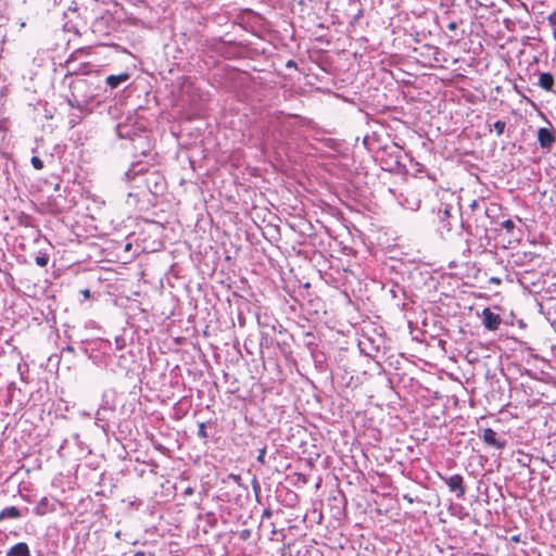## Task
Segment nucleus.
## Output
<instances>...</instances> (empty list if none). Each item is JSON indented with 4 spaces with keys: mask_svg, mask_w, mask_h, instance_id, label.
Wrapping results in <instances>:
<instances>
[{
    "mask_svg": "<svg viewBox=\"0 0 556 556\" xmlns=\"http://www.w3.org/2000/svg\"><path fill=\"white\" fill-rule=\"evenodd\" d=\"M440 479L447 485L448 491L454 493L456 498L463 500L466 493V485L462 475L455 473L452 476L439 475Z\"/></svg>",
    "mask_w": 556,
    "mask_h": 556,
    "instance_id": "nucleus-7",
    "label": "nucleus"
},
{
    "mask_svg": "<svg viewBox=\"0 0 556 556\" xmlns=\"http://www.w3.org/2000/svg\"><path fill=\"white\" fill-rule=\"evenodd\" d=\"M56 108L55 106H39L36 108V118L40 115L46 117L47 119L53 118L55 114Z\"/></svg>",
    "mask_w": 556,
    "mask_h": 556,
    "instance_id": "nucleus-20",
    "label": "nucleus"
},
{
    "mask_svg": "<svg viewBox=\"0 0 556 556\" xmlns=\"http://www.w3.org/2000/svg\"><path fill=\"white\" fill-rule=\"evenodd\" d=\"M84 295H85L86 298H89V295H90L89 290H85V291H84Z\"/></svg>",
    "mask_w": 556,
    "mask_h": 556,
    "instance_id": "nucleus-39",
    "label": "nucleus"
},
{
    "mask_svg": "<svg viewBox=\"0 0 556 556\" xmlns=\"http://www.w3.org/2000/svg\"><path fill=\"white\" fill-rule=\"evenodd\" d=\"M141 182L152 194L156 195L163 192L165 178L159 170L152 169L150 173L146 174Z\"/></svg>",
    "mask_w": 556,
    "mask_h": 556,
    "instance_id": "nucleus-6",
    "label": "nucleus"
},
{
    "mask_svg": "<svg viewBox=\"0 0 556 556\" xmlns=\"http://www.w3.org/2000/svg\"><path fill=\"white\" fill-rule=\"evenodd\" d=\"M22 517V511L15 506H8L0 511V521L4 519H18Z\"/></svg>",
    "mask_w": 556,
    "mask_h": 556,
    "instance_id": "nucleus-17",
    "label": "nucleus"
},
{
    "mask_svg": "<svg viewBox=\"0 0 556 556\" xmlns=\"http://www.w3.org/2000/svg\"><path fill=\"white\" fill-rule=\"evenodd\" d=\"M486 123L490 131L494 129L497 136L503 135L506 127V123L504 121H496L495 123L491 124L488 119Z\"/></svg>",
    "mask_w": 556,
    "mask_h": 556,
    "instance_id": "nucleus-21",
    "label": "nucleus"
},
{
    "mask_svg": "<svg viewBox=\"0 0 556 556\" xmlns=\"http://www.w3.org/2000/svg\"><path fill=\"white\" fill-rule=\"evenodd\" d=\"M459 23L458 21H451L447 23L446 25V28L450 30V31H455L457 30L458 26H459Z\"/></svg>",
    "mask_w": 556,
    "mask_h": 556,
    "instance_id": "nucleus-29",
    "label": "nucleus"
},
{
    "mask_svg": "<svg viewBox=\"0 0 556 556\" xmlns=\"http://www.w3.org/2000/svg\"><path fill=\"white\" fill-rule=\"evenodd\" d=\"M72 108L79 112V115H76L73 113L72 115L75 117H72L68 122L70 126L73 128L78 124V122L81 119L84 114L91 113V109L89 106H72Z\"/></svg>",
    "mask_w": 556,
    "mask_h": 556,
    "instance_id": "nucleus-18",
    "label": "nucleus"
},
{
    "mask_svg": "<svg viewBox=\"0 0 556 556\" xmlns=\"http://www.w3.org/2000/svg\"><path fill=\"white\" fill-rule=\"evenodd\" d=\"M265 456H266V447H262L258 450V455H257L256 460L260 464L265 465L266 464Z\"/></svg>",
    "mask_w": 556,
    "mask_h": 556,
    "instance_id": "nucleus-28",
    "label": "nucleus"
},
{
    "mask_svg": "<svg viewBox=\"0 0 556 556\" xmlns=\"http://www.w3.org/2000/svg\"><path fill=\"white\" fill-rule=\"evenodd\" d=\"M55 509V503L45 496L34 507V514L37 516H45L47 514L53 513Z\"/></svg>",
    "mask_w": 556,
    "mask_h": 556,
    "instance_id": "nucleus-14",
    "label": "nucleus"
},
{
    "mask_svg": "<svg viewBox=\"0 0 556 556\" xmlns=\"http://www.w3.org/2000/svg\"><path fill=\"white\" fill-rule=\"evenodd\" d=\"M80 350L89 358L97 359L99 357L98 353L102 355H109L111 353L112 343L102 338L85 340L81 341Z\"/></svg>",
    "mask_w": 556,
    "mask_h": 556,
    "instance_id": "nucleus-4",
    "label": "nucleus"
},
{
    "mask_svg": "<svg viewBox=\"0 0 556 556\" xmlns=\"http://www.w3.org/2000/svg\"><path fill=\"white\" fill-rule=\"evenodd\" d=\"M62 352L74 353L75 349L72 345H66L65 348H63Z\"/></svg>",
    "mask_w": 556,
    "mask_h": 556,
    "instance_id": "nucleus-32",
    "label": "nucleus"
},
{
    "mask_svg": "<svg viewBox=\"0 0 556 556\" xmlns=\"http://www.w3.org/2000/svg\"><path fill=\"white\" fill-rule=\"evenodd\" d=\"M287 66L288 67H295V62L290 60V61H288Z\"/></svg>",
    "mask_w": 556,
    "mask_h": 556,
    "instance_id": "nucleus-36",
    "label": "nucleus"
},
{
    "mask_svg": "<svg viewBox=\"0 0 556 556\" xmlns=\"http://www.w3.org/2000/svg\"><path fill=\"white\" fill-rule=\"evenodd\" d=\"M35 262L38 266L40 267H45L47 266V264L49 263V255L47 253H39L36 257H35Z\"/></svg>",
    "mask_w": 556,
    "mask_h": 556,
    "instance_id": "nucleus-23",
    "label": "nucleus"
},
{
    "mask_svg": "<svg viewBox=\"0 0 556 556\" xmlns=\"http://www.w3.org/2000/svg\"><path fill=\"white\" fill-rule=\"evenodd\" d=\"M317 128L320 130V131H317V129H315L314 127H305L304 129V134L306 136H309L312 137L314 140H317V141H321V142H325L327 147H330V143L333 141L331 138H327L326 135H331L333 134L334 131L332 129H326V128H323L320 127L318 124H317Z\"/></svg>",
    "mask_w": 556,
    "mask_h": 556,
    "instance_id": "nucleus-11",
    "label": "nucleus"
},
{
    "mask_svg": "<svg viewBox=\"0 0 556 556\" xmlns=\"http://www.w3.org/2000/svg\"><path fill=\"white\" fill-rule=\"evenodd\" d=\"M152 167L143 163L141 161L134 162L129 169L125 173V177L128 181H136L141 178V180L146 177L147 173H150Z\"/></svg>",
    "mask_w": 556,
    "mask_h": 556,
    "instance_id": "nucleus-8",
    "label": "nucleus"
},
{
    "mask_svg": "<svg viewBox=\"0 0 556 556\" xmlns=\"http://www.w3.org/2000/svg\"><path fill=\"white\" fill-rule=\"evenodd\" d=\"M459 208L447 203H440L437 208L438 230L443 236L451 232L453 226L460 220Z\"/></svg>",
    "mask_w": 556,
    "mask_h": 556,
    "instance_id": "nucleus-3",
    "label": "nucleus"
},
{
    "mask_svg": "<svg viewBox=\"0 0 556 556\" xmlns=\"http://www.w3.org/2000/svg\"><path fill=\"white\" fill-rule=\"evenodd\" d=\"M30 163L34 166V168H36V169H42L43 168V162L38 156H33L31 160H30Z\"/></svg>",
    "mask_w": 556,
    "mask_h": 556,
    "instance_id": "nucleus-27",
    "label": "nucleus"
},
{
    "mask_svg": "<svg viewBox=\"0 0 556 556\" xmlns=\"http://www.w3.org/2000/svg\"><path fill=\"white\" fill-rule=\"evenodd\" d=\"M535 85L545 92L556 93V80L549 72H539Z\"/></svg>",
    "mask_w": 556,
    "mask_h": 556,
    "instance_id": "nucleus-9",
    "label": "nucleus"
},
{
    "mask_svg": "<svg viewBox=\"0 0 556 556\" xmlns=\"http://www.w3.org/2000/svg\"><path fill=\"white\" fill-rule=\"evenodd\" d=\"M130 78V74L128 72H123L118 75H110L105 78V84L111 89L117 88L123 83H126Z\"/></svg>",
    "mask_w": 556,
    "mask_h": 556,
    "instance_id": "nucleus-15",
    "label": "nucleus"
},
{
    "mask_svg": "<svg viewBox=\"0 0 556 556\" xmlns=\"http://www.w3.org/2000/svg\"><path fill=\"white\" fill-rule=\"evenodd\" d=\"M538 142L543 150L549 152L553 143L555 142L554 129L552 127L551 128L541 127L538 130Z\"/></svg>",
    "mask_w": 556,
    "mask_h": 556,
    "instance_id": "nucleus-10",
    "label": "nucleus"
},
{
    "mask_svg": "<svg viewBox=\"0 0 556 556\" xmlns=\"http://www.w3.org/2000/svg\"><path fill=\"white\" fill-rule=\"evenodd\" d=\"M275 127H278L282 135H291L293 132L304 131L305 127H314L317 131H320L317 128V123L313 119L303 117L296 114H287L283 115L280 112V115L276 117V122H273Z\"/></svg>",
    "mask_w": 556,
    "mask_h": 556,
    "instance_id": "nucleus-1",
    "label": "nucleus"
},
{
    "mask_svg": "<svg viewBox=\"0 0 556 556\" xmlns=\"http://www.w3.org/2000/svg\"><path fill=\"white\" fill-rule=\"evenodd\" d=\"M403 498L406 500L409 504L414 503V498L412 496H409V494H404Z\"/></svg>",
    "mask_w": 556,
    "mask_h": 556,
    "instance_id": "nucleus-33",
    "label": "nucleus"
},
{
    "mask_svg": "<svg viewBox=\"0 0 556 556\" xmlns=\"http://www.w3.org/2000/svg\"><path fill=\"white\" fill-rule=\"evenodd\" d=\"M198 437L202 440H206L208 438L205 422L199 424Z\"/></svg>",
    "mask_w": 556,
    "mask_h": 556,
    "instance_id": "nucleus-24",
    "label": "nucleus"
},
{
    "mask_svg": "<svg viewBox=\"0 0 556 556\" xmlns=\"http://www.w3.org/2000/svg\"><path fill=\"white\" fill-rule=\"evenodd\" d=\"M383 168L387 170H399L402 166V151L397 144L386 146L380 157Z\"/></svg>",
    "mask_w": 556,
    "mask_h": 556,
    "instance_id": "nucleus-5",
    "label": "nucleus"
},
{
    "mask_svg": "<svg viewBox=\"0 0 556 556\" xmlns=\"http://www.w3.org/2000/svg\"><path fill=\"white\" fill-rule=\"evenodd\" d=\"M481 438L485 444L497 450H502L506 445V440L497 438V433L491 428L484 429Z\"/></svg>",
    "mask_w": 556,
    "mask_h": 556,
    "instance_id": "nucleus-12",
    "label": "nucleus"
},
{
    "mask_svg": "<svg viewBox=\"0 0 556 556\" xmlns=\"http://www.w3.org/2000/svg\"><path fill=\"white\" fill-rule=\"evenodd\" d=\"M118 110H119V106H117V105L109 106V114L112 116H115L117 114Z\"/></svg>",
    "mask_w": 556,
    "mask_h": 556,
    "instance_id": "nucleus-31",
    "label": "nucleus"
},
{
    "mask_svg": "<svg viewBox=\"0 0 556 556\" xmlns=\"http://www.w3.org/2000/svg\"><path fill=\"white\" fill-rule=\"evenodd\" d=\"M186 494H192L193 490L191 488H187L185 491Z\"/></svg>",
    "mask_w": 556,
    "mask_h": 556,
    "instance_id": "nucleus-38",
    "label": "nucleus"
},
{
    "mask_svg": "<svg viewBox=\"0 0 556 556\" xmlns=\"http://www.w3.org/2000/svg\"><path fill=\"white\" fill-rule=\"evenodd\" d=\"M483 316V326L491 331L497 330L502 318L498 314L493 313L490 308H484L482 312Z\"/></svg>",
    "mask_w": 556,
    "mask_h": 556,
    "instance_id": "nucleus-13",
    "label": "nucleus"
},
{
    "mask_svg": "<svg viewBox=\"0 0 556 556\" xmlns=\"http://www.w3.org/2000/svg\"><path fill=\"white\" fill-rule=\"evenodd\" d=\"M415 166H416V168H415L416 173H419V174H426V175H427V177H428L429 179H431V180H433V181H435V180H437L435 174H434V173H430V172L426 168V166H425L424 164H420V163L416 162V163H415Z\"/></svg>",
    "mask_w": 556,
    "mask_h": 556,
    "instance_id": "nucleus-22",
    "label": "nucleus"
},
{
    "mask_svg": "<svg viewBox=\"0 0 556 556\" xmlns=\"http://www.w3.org/2000/svg\"><path fill=\"white\" fill-rule=\"evenodd\" d=\"M363 142H364V144H365V146H367V143H368V137H365Z\"/></svg>",
    "mask_w": 556,
    "mask_h": 556,
    "instance_id": "nucleus-40",
    "label": "nucleus"
},
{
    "mask_svg": "<svg viewBox=\"0 0 556 556\" xmlns=\"http://www.w3.org/2000/svg\"><path fill=\"white\" fill-rule=\"evenodd\" d=\"M115 346H116V350H124L126 346V339L122 336H117L115 338Z\"/></svg>",
    "mask_w": 556,
    "mask_h": 556,
    "instance_id": "nucleus-26",
    "label": "nucleus"
},
{
    "mask_svg": "<svg viewBox=\"0 0 556 556\" xmlns=\"http://www.w3.org/2000/svg\"><path fill=\"white\" fill-rule=\"evenodd\" d=\"M106 412L108 409L105 407H101L96 414V425L101 427L104 431L109 428L108 418L105 416Z\"/></svg>",
    "mask_w": 556,
    "mask_h": 556,
    "instance_id": "nucleus-19",
    "label": "nucleus"
},
{
    "mask_svg": "<svg viewBox=\"0 0 556 556\" xmlns=\"http://www.w3.org/2000/svg\"><path fill=\"white\" fill-rule=\"evenodd\" d=\"M548 20L552 24H556V13L549 15Z\"/></svg>",
    "mask_w": 556,
    "mask_h": 556,
    "instance_id": "nucleus-34",
    "label": "nucleus"
},
{
    "mask_svg": "<svg viewBox=\"0 0 556 556\" xmlns=\"http://www.w3.org/2000/svg\"><path fill=\"white\" fill-rule=\"evenodd\" d=\"M501 227L507 232H511L515 229V223L511 219H506L501 223Z\"/></svg>",
    "mask_w": 556,
    "mask_h": 556,
    "instance_id": "nucleus-25",
    "label": "nucleus"
},
{
    "mask_svg": "<svg viewBox=\"0 0 556 556\" xmlns=\"http://www.w3.org/2000/svg\"><path fill=\"white\" fill-rule=\"evenodd\" d=\"M134 556H146V553L142 551H138L134 554Z\"/></svg>",
    "mask_w": 556,
    "mask_h": 556,
    "instance_id": "nucleus-37",
    "label": "nucleus"
},
{
    "mask_svg": "<svg viewBox=\"0 0 556 556\" xmlns=\"http://www.w3.org/2000/svg\"><path fill=\"white\" fill-rule=\"evenodd\" d=\"M7 556H30V552L26 543L20 542L8 551Z\"/></svg>",
    "mask_w": 556,
    "mask_h": 556,
    "instance_id": "nucleus-16",
    "label": "nucleus"
},
{
    "mask_svg": "<svg viewBox=\"0 0 556 556\" xmlns=\"http://www.w3.org/2000/svg\"><path fill=\"white\" fill-rule=\"evenodd\" d=\"M271 516V511L269 509H264L263 517L269 518Z\"/></svg>",
    "mask_w": 556,
    "mask_h": 556,
    "instance_id": "nucleus-35",
    "label": "nucleus"
},
{
    "mask_svg": "<svg viewBox=\"0 0 556 556\" xmlns=\"http://www.w3.org/2000/svg\"><path fill=\"white\" fill-rule=\"evenodd\" d=\"M116 134L119 138H128L130 140L131 149L139 152L141 155H147L150 151V141L148 137L138 134L132 125L126 123H118L116 125Z\"/></svg>",
    "mask_w": 556,
    "mask_h": 556,
    "instance_id": "nucleus-2",
    "label": "nucleus"
},
{
    "mask_svg": "<svg viewBox=\"0 0 556 556\" xmlns=\"http://www.w3.org/2000/svg\"><path fill=\"white\" fill-rule=\"evenodd\" d=\"M267 337H268L267 334L262 332V338H261V341H260V345L261 346H264V345L268 346V338Z\"/></svg>",
    "mask_w": 556,
    "mask_h": 556,
    "instance_id": "nucleus-30",
    "label": "nucleus"
}]
</instances>
